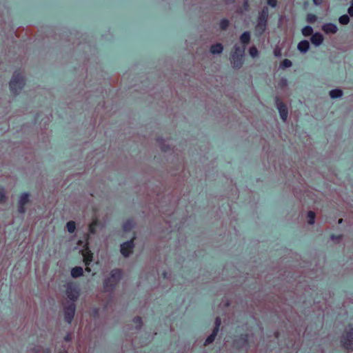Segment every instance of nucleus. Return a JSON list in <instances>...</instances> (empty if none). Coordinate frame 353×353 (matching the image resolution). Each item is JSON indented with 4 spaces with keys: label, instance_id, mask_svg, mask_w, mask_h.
<instances>
[{
    "label": "nucleus",
    "instance_id": "27",
    "mask_svg": "<svg viewBox=\"0 0 353 353\" xmlns=\"http://www.w3.org/2000/svg\"><path fill=\"white\" fill-rule=\"evenodd\" d=\"M317 17L314 14L309 13L306 16V21L310 23H314L316 21Z\"/></svg>",
    "mask_w": 353,
    "mask_h": 353
},
{
    "label": "nucleus",
    "instance_id": "42",
    "mask_svg": "<svg viewBox=\"0 0 353 353\" xmlns=\"http://www.w3.org/2000/svg\"><path fill=\"white\" fill-rule=\"evenodd\" d=\"M331 238H332V239H340V238H341V236H336L335 235L332 234Z\"/></svg>",
    "mask_w": 353,
    "mask_h": 353
},
{
    "label": "nucleus",
    "instance_id": "32",
    "mask_svg": "<svg viewBox=\"0 0 353 353\" xmlns=\"http://www.w3.org/2000/svg\"><path fill=\"white\" fill-rule=\"evenodd\" d=\"M249 52H250V56L253 58L256 57L259 54V51H258L257 48L254 46H252L250 48Z\"/></svg>",
    "mask_w": 353,
    "mask_h": 353
},
{
    "label": "nucleus",
    "instance_id": "6",
    "mask_svg": "<svg viewBox=\"0 0 353 353\" xmlns=\"http://www.w3.org/2000/svg\"><path fill=\"white\" fill-rule=\"evenodd\" d=\"M89 237H90V235L86 234V242H85V249L84 250V251L82 253L83 256V262L86 266H88L91 263V262L92 261V259H93V254L88 248ZM85 270L89 272L90 270L88 267H86Z\"/></svg>",
    "mask_w": 353,
    "mask_h": 353
},
{
    "label": "nucleus",
    "instance_id": "39",
    "mask_svg": "<svg viewBox=\"0 0 353 353\" xmlns=\"http://www.w3.org/2000/svg\"><path fill=\"white\" fill-rule=\"evenodd\" d=\"M64 340L65 341H70L71 340V337L70 336V334H67L65 337H64Z\"/></svg>",
    "mask_w": 353,
    "mask_h": 353
},
{
    "label": "nucleus",
    "instance_id": "40",
    "mask_svg": "<svg viewBox=\"0 0 353 353\" xmlns=\"http://www.w3.org/2000/svg\"><path fill=\"white\" fill-rule=\"evenodd\" d=\"M274 55H275L276 57H279V56H280V55H281V51H280L279 50H274Z\"/></svg>",
    "mask_w": 353,
    "mask_h": 353
},
{
    "label": "nucleus",
    "instance_id": "41",
    "mask_svg": "<svg viewBox=\"0 0 353 353\" xmlns=\"http://www.w3.org/2000/svg\"><path fill=\"white\" fill-rule=\"evenodd\" d=\"M161 150L163 152H167L168 150V148L166 146H163L161 147Z\"/></svg>",
    "mask_w": 353,
    "mask_h": 353
},
{
    "label": "nucleus",
    "instance_id": "17",
    "mask_svg": "<svg viewBox=\"0 0 353 353\" xmlns=\"http://www.w3.org/2000/svg\"><path fill=\"white\" fill-rule=\"evenodd\" d=\"M99 225V221L97 218L92 220L88 226V231L90 234H94L97 231V227Z\"/></svg>",
    "mask_w": 353,
    "mask_h": 353
},
{
    "label": "nucleus",
    "instance_id": "22",
    "mask_svg": "<svg viewBox=\"0 0 353 353\" xmlns=\"http://www.w3.org/2000/svg\"><path fill=\"white\" fill-rule=\"evenodd\" d=\"M133 227V221L131 220H128L127 221H125L122 226L123 231L126 232L131 231Z\"/></svg>",
    "mask_w": 353,
    "mask_h": 353
},
{
    "label": "nucleus",
    "instance_id": "24",
    "mask_svg": "<svg viewBox=\"0 0 353 353\" xmlns=\"http://www.w3.org/2000/svg\"><path fill=\"white\" fill-rule=\"evenodd\" d=\"M301 32H302V34H303V36L309 37V36L312 34L313 29H312V28L311 26H306L304 28H303Z\"/></svg>",
    "mask_w": 353,
    "mask_h": 353
},
{
    "label": "nucleus",
    "instance_id": "18",
    "mask_svg": "<svg viewBox=\"0 0 353 353\" xmlns=\"http://www.w3.org/2000/svg\"><path fill=\"white\" fill-rule=\"evenodd\" d=\"M240 41L244 45L248 44L250 41V32L248 31L244 32L240 37Z\"/></svg>",
    "mask_w": 353,
    "mask_h": 353
},
{
    "label": "nucleus",
    "instance_id": "25",
    "mask_svg": "<svg viewBox=\"0 0 353 353\" xmlns=\"http://www.w3.org/2000/svg\"><path fill=\"white\" fill-rule=\"evenodd\" d=\"M66 229L70 233H73L76 230V223L73 221H70L66 223Z\"/></svg>",
    "mask_w": 353,
    "mask_h": 353
},
{
    "label": "nucleus",
    "instance_id": "31",
    "mask_svg": "<svg viewBox=\"0 0 353 353\" xmlns=\"http://www.w3.org/2000/svg\"><path fill=\"white\" fill-rule=\"evenodd\" d=\"M292 63L290 60L285 59L281 63L280 67L281 68H290L292 65Z\"/></svg>",
    "mask_w": 353,
    "mask_h": 353
},
{
    "label": "nucleus",
    "instance_id": "3",
    "mask_svg": "<svg viewBox=\"0 0 353 353\" xmlns=\"http://www.w3.org/2000/svg\"><path fill=\"white\" fill-rule=\"evenodd\" d=\"M244 49L239 46H234V51L231 54V61L233 67L239 69L243 65Z\"/></svg>",
    "mask_w": 353,
    "mask_h": 353
},
{
    "label": "nucleus",
    "instance_id": "33",
    "mask_svg": "<svg viewBox=\"0 0 353 353\" xmlns=\"http://www.w3.org/2000/svg\"><path fill=\"white\" fill-rule=\"evenodd\" d=\"M214 323H215V326H214V329H217V332H219V328H220V326L221 324V319L219 316H217L215 319Z\"/></svg>",
    "mask_w": 353,
    "mask_h": 353
},
{
    "label": "nucleus",
    "instance_id": "11",
    "mask_svg": "<svg viewBox=\"0 0 353 353\" xmlns=\"http://www.w3.org/2000/svg\"><path fill=\"white\" fill-rule=\"evenodd\" d=\"M277 108L283 121H285L288 116V110L286 105L279 99L276 100Z\"/></svg>",
    "mask_w": 353,
    "mask_h": 353
},
{
    "label": "nucleus",
    "instance_id": "23",
    "mask_svg": "<svg viewBox=\"0 0 353 353\" xmlns=\"http://www.w3.org/2000/svg\"><path fill=\"white\" fill-rule=\"evenodd\" d=\"M343 94V92L340 89H334L330 92V96L332 99H336L341 97Z\"/></svg>",
    "mask_w": 353,
    "mask_h": 353
},
{
    "label": "nucleus",
    "instance_id": "20",
    "mask_svg": "<svg viewBox=\"0 0 353 353\" xmlns=\"http://www.w3.org/2000/svg\"><path fill=\"white\" fill-rule=\"evenodd\" d=\"M117 286V285H112V281H110V282L108 283V285L105 286V279H104L103 281V290L105 292H112L114 291V290L115 289V287Z\"/></svg>",
    "mask_w": 353,
    "mask_h": 353
},
{
    "label": "nucleus",
    "instance_id": "10",
    "mask_svg": "<svg viewBox=\"0 0 353 353\" xmlns=\"http://www.w3.org/2000/svg\"><path fill=\"white\" fill-rule=\"evenodd\" d=\"M134 247V239L125 241L121 245V253L125 257L128 256L132 252Z\"/></svg>",
    "mask_w": 353,
    "mask_h": 353
},
{
    "label": "nucleus",
    "instance_id": "1",
    "mask_svg": "<svg viewBox=\"0 0 353 353\" xmlns=\"http://www.w3.org/2000/svg\"><path fill=\"white\" fill-rule=\"evenodd\" d=\"M25 84V79L23 74L19 71H15L10 81L11 92L15 96L17 95L24 87Z\"/></svg>",
    "mask_w": 353,
    "mask_h": 353
},
{
    "label": "nucleus",
    "instance_id": "29",
    "mask_svg": "<svg viewBox=\"0 0 353 353\" xmlns=\"http://www.w3.org/2000/svg\"><path fill=\"white\" fill-rule=\"evenodd\" d=\"M133 322L136 325L137 329H141L143 325L142 319L140 316H136L133 319Z\"/></svg>",
    "mask_w": 353,
    "mask_h": 353
},
{
    "label": "nucleus",
    "instance_id": "28",
    "mask_svg": "<svg viewBox=\"0 0 353 353\" xmlns=\"http://www.w3.org/2000/svg\"><path fill=\"white\" fill-rule=\"evenodd\" d=\"M339 21L342 25H347L350 22V17L347 14H343L339 17Z\"/></svg>",
    "mask_w": 353,
    "mask_h": 353
},
{
    "label": "nucleus",
    "instance_id": "34",
    "mask_svg": "<svg viewBox=\"0 0 353 353\" xmlns=\"http://www.w3.org/2000/svg\"><path fill=\"white\" fill-rule=\"evenodd\" d=\"M277 0H267V3L272 8H275L277 6Z\"/></svg>",
    "mask_w": 353,
    "mask_h": 353
},
{
    "label": "nucleus",
    "instance_id": "46",
    "mask_svg": "<svg viewBox=\"0 0 353 353\" xmlns=\"http://www.w3.org/2000/svg\"><path fill=\"white\" fill-rule=\"evenodd\" d=\"M59 353H68V352H67V351L64 350V351L60 352Z\"/></svg>",
    "mask_w": 353,
    "mask_h": 353
},
{
    "label": "nucleus",
    "instance_id": "14",
    "mask_svg": "<svg viewBox=\"0 0 353 353\" xmlns=\"http://www.w3.org/2000/svg\"><path fill=\"white\" fill-rule=\"evenodd\" d=\"M309 48H310V43L307 40L301 41L298 43V46H297L298 50L301 52H303V53L306 52L309 50Z\"/></svg>",
    "mask_w": 353,
    "mask_h": 353
},
{
    "label": "nucleus",
    "instance_id": "16",
    "mask_svg": "<svg viewBox=\"0 0 353 353\" xmlns=\"http://www.w3.org/2000/svg\"><path fill=\"white\" fill-rule=\"evenodd\" d=\"M223 50V45L220 43L213 44L210 47V52L213 54H220Z\"/></svg>",
    "mask_w": 353,
    "mask_h": 353
},
{
    "label": "nucleus",
    "instance_id": "15",
    "mask_svg": "<svg viewBox=\"0 0 353 353\" xmlns=\"http://www.w3.org/2000/svg\"><path fill=\"white\" fill-rule=\"evenodd\" d=\"M83 274V270L81 267L77 266L72 268L71 270V276L73 278H78Z\"/></svg>",
    "mask_w": 353,
    "mask_h": 353
},
{
    "label": "nucleus",
    "instance_id": "9",
    "mask_svg": "<svg viewBox=\"0 0 353 353\" xmlns=\"http://www.w3.org/2000/svg\"><path fill=\"white\" fill-rule=\"evenodd\" d=\"M234 345L238 349L246 348L249 346V336L248 334H243L234 341Z\"/></svg>",
    "mask_w": 353,
    "mask_h": 353
},
{
    "label": "nucleus",
    "instance_id": "4",
    "mask_svg": "<svg viewBox=\"0 0 353 353\" xmlns=\"http://www.w3.org/2000/svg\"><path fill=\"white\" fill-rule=\"evenodd\" d=\"M65 294L67 297L72 302L76 301L80 294L79 285L73 281H70L66 284Z\"/></svg>",
    "mask_w": 353,
    "mask_h": 353
},
{
    "label": "nucleus",
    "instance_id": "19",
    "mask_svg": "<svg viewBox=\"0 0 353 353\" xmlns=\"http://www.w3.org/2000/svg\"><path fill=\"white\" fill-rule=\"evenodd\" d=\"M217 334V329H213L212 334L210 336H208L205 339L204 345H207L212 343L214 341Z\"/></svg>",
    "mask_w": 353,
    "mask_h": 353
},
{
    "label": "nucleus",
    "instance_id": "38",
    "mask_svg": "<svg viewBox=\"0 0 353 353\" xmlns=\"http://www.w3.org/2000/svg\"><path fill=\"white\" fill-rule=\"evenodd\" d=\"M312 1L314 5L321 6L323 2V0H312Z\"/></svg>",
    "mask_w": 353,
    "mask_h": 353
},
{
    "label": "nucleus",
    "instance_id": "45",
    "mask_svg": "<svg viewBox=\"0 0 353 353\" xmlns=\"http://www.w3.org/2000/svg\"><path fill=\"white\" fill-rule=\"evenodd\" d=\"M46 353H50V350L48 349Z\"/></svg>",
    "mask_w": 353,
    "mask_h": 353
},
{
    "label": "nucleus",
    "instance_id": "2",
    "mask_svg": "<svg viewBox=\"0 0 353 353\" xmlns=\"http://www.w3.org/2000/svg\"><path fill=\"white\" fill-rule=\"evenodd\" d=\"M268 16V8L267 7H264L259 12L256 26V30L260 34H263L266 30Z\"/></svg>",
    "mask_w": 353,
    "mask_h": 353
},
{
    "label": "nucleus",
    "instance_id": "7",
    "mask_svg": "<svg viewBox=\"0 0 353 353\" xmlns=\"http://www.w3.org/2000/svg\"><path fill=\"white\" fill-rule=\"evenodd\" d=\"M122 277V271L120 269H114L110 272V276L105 279V286L110 281H112V285H117Z\"/></svg>",
    "mask_w": 353,
    "mask_h": 353
},
{
    "label": "nucleus",
    "instance_id": "36",
    "mask_svg": "<svg viewBox=\"0 0 353 353\" xmlns=\"http://www.w3.org/2000/svg\"><path fill=\"white\" fill-rule=\"evenodd\" d=\"M347 12L350 14V16L353 17V0H352L351 6L347 9Z\"/></svg>",
    "mask_w": 353,
    "mask_h": 353
},
{
    "label": "nucleus",
    "instance_id": "5",
    "mask_svg": "<svg viewBox=\"0 0 353 353\" xmlns=\"http://www.w3.org/2000/svg\"><path fill=\"white\" fill-rule=\"evenodd\" d=\"M341 343L347 350L353 349V327L352 326H350L349 330L343 334Z\"/></svg>",
    "mask_w": 353,
    "mask_h": 353
},
{
    "label": "nucleus",
    "instance_id": "35",
    "mask_svg": "<svg viewBox=\"0 0 353 353\" xmlns=\"http://www.w3.org/2000/svg\"><path fill=\"white\" fill-rule=\"evenodd\" d=\"M25 206L26 205H22L21 204H19L18 212L20 214H24L26 212V208H25Z\"/></svg>",
    "mask_w": 353,
    "mask_h": 353
},
{
    "label": "nucleus",
    "instance_id": "44",
    "mask_svg": "<svg viewBox=\"0 0 353 353\" xmlns=\"http://www.w3.org/2000/svg\"><path fill=\"white\" fill-rule=\"evenodd\" d=\"M342 221H343V219H339V223H342Z\"/></svg>",
    "mask_w": 353,
    "mask_h": 353
},
{
    "label": "nucleus",
    "instance_id": "43",
    "mask_svg": "<svg viewBox=\"0 0 353 353\" xmlns=\"http://www.w3.org/2000/svg\"><path fill=\"white\" fill-rule=\"evenodd\" d=\"M275 337L276 338L279 337V332H275Z\"/></svg>",
    "mask_w": 353,
    "mask_h": 353
},
{
    "label": "nucleus",
    "instance_id": "13",
    "mask_svg": "<svg viewBox=\"0 0 353 353\" xmlns=\"http://www.w3.org/2000/svg\"><path fill=\"white\" fill-rule=\"evenodd\" d=\"M323 41V37L319 32H316L312 35L311 42L316 46H320Z\"/></svg>",
    "mask_w": 353,
    "mask_h": 353
},
{
    "label": "nucleus",
    "instance_id": "21",
    "mask_svg": "<svg viewBox=\"0 0 353 353\" xmlns=\"http://www.w3.org/2000/svg\"><path fill=\"white\" fill-rule=\"evenodd\" d=\"M29 196L28 193H22L19 198V204L26 205L29 202Z\"/></svg>",
    "mask_w": 353,
    "mask_h": 353
},
{
    "label": "nucleus",
    "instance_id": "37",
    "mask_svg": "<svg viewBox=\"0 0 353 353\" xmlns=\"http://www.w3.org/2000/svg\"><path fill=\"white\" fill-rule=\"evenodd\" d=\"M5 199V192L3 189H0V203L2 202Z\"/></svg>",
    "mask_w": 353,
    "mask_h": 353
},
{
    "label": "nucleus",
    "instance_id": "26",
    "mask_svg": "<svg viewBox=\"0 0 353 353\" xmlns=\"http://www.w3.org/2000/svg\"><path fill=\"white\" fill-rule=\"evenodd\" d=\"M230 25V21L227 19H223L220 21L219 27L222 30H225Z\"/></svg>",
    "mask_w": 353,
    "mask_h": 353
},
{
    "label": "nucleus",
    "instance_id": "30",
    "mask_svg": "<svg viewBox=\"0 0 353 353\" xmlns=\"http://www.w3.org/2000/svg\"><path fill=\"white\" fill-rule=\"evenodd\" d=\"M315 213L312 211H309L307 213L308 223L312 225L315 220Z\"/></svg>",
    "mask_w": 353,
    "mask_h": 353
},
{
    "label": "nucleus",
    "instance_id": "12",
    "mask_svg": "<svg viewBox=\"0 0 353 353\" xmlns=\"http://www.w3.org/2000/svg\"><path fill=\"white\" fill-rule=\"evenodd\" d=\"M322 30L326 34H335L338 30V28L336 25L332 23H327L323 25Z\"/></svg>",
    "mask_w": 353,
    "mask_h": 353
},
{
    "label": "nucleus",
    "instance_id": "8",
    "mask_svg": "<svg viewBox=\"0 0 353 353\" xmlns=\"http://www.w3.org/2000/svg\"><path fill=\"white\" fill-rule=\"evenodd\" d=\"M76 306L74 303H70L64 308V319L65 321L70 324L75 314Z\"/></svg>",
    "mask_w": 353,
    "mask_h": 353
}]
</instances>
